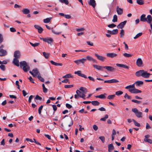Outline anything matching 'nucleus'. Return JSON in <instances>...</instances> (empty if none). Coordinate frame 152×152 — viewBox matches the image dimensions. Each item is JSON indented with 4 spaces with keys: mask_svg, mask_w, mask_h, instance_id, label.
I'll return each mask as SVG.
<instances>
[{
    "mask_svg": "<svg viewBox=\"0 0 152 152\" xmlns=\"http://www.w3.org/2000/svg\"><path fill=\"white\" fill-rule=\"evenodd\" d=\"M23 13L25 14H27L30 13L29 10L27 8L23 9L22 10Z\"/></svg>",
    "mask_w": 152,
    "mask_h": 152,
    "instance_id": "obj_29",
    "label": "nucleus"
},
{
    "mask_svg": "<svg viewBox=\"0 0 152 152\" xmlns=\"http://www.w3.org/2000/svg\"><path fill=\"white\" fill-rule=\"evenodd\" d=\"M117 16L116 15H115L113 16V19L112 20V22H115L117 21Z\"/></svg>",
    "mask_w": 152,
    "mask_h": 152,
    "instance_id": "obj_39",
    "label": "nucleus"
},
{
    "mask_svg": "<svg viewBox=\"0 0 152 152\" xmlns=\"http://www.w3.org/2000/svg\"><path fill=\"white\" fill-rule=\"evenodd\" d=\"M38 78L41 82H44V79L41 76L38 75Z\"/></svg>",
    "mask_w": 152,
    "mask_h": 152,
    "instance_id": "obj_60",
    "label": "nucleus"
},
{
    "mask_svg": "<svg viewBox=\"0 0 152 152\" xmlns=\"http://www.w3.org/2000/svg\"><path fill=\"white\" fill-rule=\"evenodd\" d=\"M142 34V32H140L136 35V36L134 37V39H136L138 38L139 37L141 36Z\"/></svg>",
    "mask_w": 152,
    "mask_h": 152,
    "instance_id": "obj_42",
    "label": "nucleus"
},
{
    "mask_svg": "<svg viewBox=\"0 0 152 152\" xmlns=\"http://www.w3.org/2000/svg\"><path fill=\"white\" fill-rule=\"evenodd\" d=\"M7 54V52L4 49H0V56H3Z\"/></svg>",
    "mask_w": 152,
    "mask_h": 152,
    "instance_id": "obj_19",
    "label": "nucleus"
},
{
    "mask_svg": "<svg viewBox=\"0 0 152 152\" xmlns=\"http://www.w3.org/2000/svg\"><path fill=\"white\" fill-rule=\"evenodd\" d=\"M129 91L132 93L134 94L140 93H141L142 92L141 91L136 88H133L132 89H130L129 90Z\"/></svg>",
    "mask_w": 152,
    "mask_h": 152,
    "instance_id": "obj_11",
    "label": "nucleus"
},
{
    "mask_svg": "<svg viewBox=\"0 0 152 152\" xmlns=\"http://www.w3.org/2000/svg\"><path fill=\"white\" fill-rule=\"evenodd\" d=\"M150 137V135L149 134H147L145 136V138L144 140L145 142H148L150 144L152 143V141L151 139H148Z\"/></svg>",
    "mask_w": 152,
    "mask_h": 152,
    "instance_id": "obj_7",
    "label": "nucleus"
},
{
    "mask_svg": "<svg viewBox=\"0 0 152 152\" xmlns=\"http://www.w3.org/2000/svg\"><path fill=\"white\" fill-rule=\"evenodd\" d=\"M116 11L118 14L119 15H121L123 12V10L120 8H119L117 7L116 8Z\"/></svg>",
    "mask_w": 152,
    "mask_h": 152,
    "instance_id": "obj_24",
    "label": "nucleus"
},
{
    "mask_svg": "<svg viewBox=\"0 0 152 152\" xmlns=\"http://www.w3.org/2000/svg\"><path fill=\"white\" fill-rule=\"evenodd\" d=\"M120 34L121 37L122 38L124 37V31L123 29H122L121 30Z\"/></svg>",
    "mask_w": 152,
    "mask_h": 152,
    "instance_id": "obj_47",
    "label": "nucleus"
},
{
    "mask_svg": "<svg viewBox=\"0 0 152 152\" xmlns=\"http://www.w3.org/2000/svg\"><path fill=\"white\" fill-rule=\"evenodd\" d=\"M34 27L38 30V32L39 33H41L43 31V29L40 26L38 25H34Z\"/></svg>",
    "mask_w": 152,
    "mask_h": 152,
    "instance_id": "obj_18",
    "label": "nucleus"
},
{
    "mask_svg": "<svg viewBox=\"0 0 152 152\" xmlns=\"http://www.w3.org/2000/svg\"><path fill=\"white\" fill-rule=\"evenodd\" d=\"M73 87V85H65V86H64V88H71Z\"/></svg>",
    "mask_w": 152,
    "mask_h": 152,
    "instance_id": "obj_58",
    "label": "nucleus"
},
{
    "mask_svg": "<svg viewBox=\"0 0 152 152\" xmlns=\"http://www.w3.org/2000/svg\"><path fill=\"white\" fill-rule=\"evenodd\" d=\"M4 39L2 35L0 34V45L2 43Z\"/></svg>",
    "mask_w": 152,
    "mask_h": 152,
    "instance_id": "obj_51",
    "label": "nucleus"
},
{
    "mask_svg": "<svg viewBox=\"0 0 152 152\" xmlns=\"http://www.w3.org/2000/svg\"><path fill=\"white\" fill-rule=\"evenodd\" d=\"M135 75L137 77L142 76L145 78H148L149 77L151 74L143 70H140L136 72L135 73Z\"/></svg>",
    "mask_w": 152,
    "mask_h": 152,
    "instance_id": "obj_2",
    "label": "nucleus"
},
{
    "mask_svg": "<svg viewBox=\"0 0 152 152\" xmlns=\"http://www.w3.org/2000/svg\"><path fill=\"white\" fill-rule=\"evenodd\" d=\"M20 67L22 68L24 71L25 72H27L30 69V67L28 65L27 63L25 61H21L20 62Z\"/></svg>",
    "mask_w": 152,
    "mask_h": 152,
    "instance_id": "obj_4",
    "label": "nucleus"
},
{
    "mask_svg": "<svg viewBox=\"0 0 152 152\" xmlns=\"http://www.w3.org/2000/svg\"><path fill=\"white\" fill-rule=\"evenodd\" d=\"M0 68L3 71H4L5 70V66L4 65H1L0 66Z\"/></svg>",
    "mask_w": 152,
    "mask_h": 152,
    "instance_id": "obj_61",
    "label": "nucleus"
},
{
    "mask_svg": "<svg viewBox=\"0 0 152 152\" xmlns=\"http://www.w3.org/2000/svg\"><path fill=\"white\" fill-rule=\"evenodd\" d=\"M42 53L43 56L46 58H48L49 55H50L49 53H46L45 52H43Z\"/></svg>",
    "mask_w": 152,
    "mask_h": 152,
    "instance_id": "obj_45",
    "label": "nucleus"
},
{
    "mask_svg": "<svg viewBox=\"0 0 152 152\" xmlns=\"http://www.w3.org/2000/svg\"><path fill=\"white\" fill-rule=\"evenodd\" d=\"M29 43L32 46L34 47L38 46L39 45V43L37 42H36L34 43H33L30 42Z\"/></svg>",
    "mask_w": 152,
    "mask_h": 152,
    "instance_id": "obj_37",
    "label": "nucleus"
},
{
    "mask_svg": "<svg viewBox=\"0 0 152 152\" xmlns=\"http://www.w3.org/2000/svg\"><path fill=\"white\" fill-rule=\"evenodd\" d=\"M52 32L54 33V34H60L61 33V32H57L56 31H55L53 29V28H51V29Z\"/></svg>",
    "mask_w": 152,
    "mask_h": 152,
    "instance_id": "obj_52",
    "label": "nucleus"
},
{
    "mask_svg": "<svg viewBox=\"0 0 152 152\" xmlns=\"http://www.w3.org/2000/svg\"><path fill=\"white\" fill-rule=\"evenodd\" d=\"M116 65L118 67H122L126 69H129V68L128 66L123 64H117Z\"/></svg>",
    "mask_w": 152,
    "mask_h": 152,
    "instance_id": "obj_22",
    "label": "nucleus"
},
{
    "mask_svg": "<svg viewBox=\"0 0 152 152\" xmlns=\"http://www.w3.org/2000/svg\"><path fill=\"white\" fill-rule=\"evenodd\" d=\"M80 94V95H78V96H79V97L83 98L84 99H85L86 98H85V97L86 96V95L84 93H81V94Z\"/></svg>",
    "mask_w": 152,
    "mask_h": 152,
    "instance_id": "obj_41",
    "label": "nucleus"
},
{
    "mask_svg": "<svg viewBox=\"0 0 152 152\" xmlns=\"http://www.w3.org/2000/svg\"><path fill=\"white\" fill-rule=\"evenodd\" d=\"M124 97L125 98L127 99H131V96L128 95L126 93L125 94V95L124 96Z\"/></svg>",
    "mask_w": 152,
    "mask_h": 152,
    "instance_id": "obj_48",
    "label": "nucleus"
},
{
    "mask_svg": "<svg viewBox=\"0 0 152 152\" xmlns=\"http://www.w3.org/2000/svg\"><path fill=\"white\" fill-rule=\"evenodd\" d=\"M123 56L125 57L129 58L132 57L133 54H129L126 53H124L123 54Z\"/></svg>",
    "mask_w": 152,
    "mask_h": 152,
    "instance_id": "obj_33",
    "label": "nucleus"
},
{
    "mask_svg": "<svg viewBox=\"0 0 152 152\" xmlns=\"http://www.w3.org/2000/svg\"><path fill=\"white\" fill-rule=\"evenodd\" d=\"M123 93L122 91H119L115 92V94L117 96H119L122 94Z\"/></svg>",
    "mask_w": 152,
    "mask_h": 152,
    "instance_id": "obj_50",
    "label": "nucleus"
},
{
    "mask_svg": "<svg viewBox=\"0 0 152 152\" xmlns=\"http://www.w3.org/2000/svg\"><path fill=\"white\" fill-rule=\"evenodd\" d=\"M86 58V60H87L88 61H92L94 63H97L96 60L90 56H87Z\"/></svg>",
    "mask_w": 152,
    "mask_h": 152,
    "instance_id": "obj_8",
    "label": "nucleus"
},
{
    "mask_svg": "<svg viewBox=\"0 0 152 152\" xmlns=\"http://www.w3.org/2000/svg\"><path fill=\"white\" fill-rule=\"evenodd\" d=\"M95 56L98 60L102 62L104 61L106 59V58L105 57H103L101 55H99L97 53L95 54Z\"/></svg>",
    "mask_w": 152,
    "mask_h": 152,
    "instance_id": "obj_6",
    "label": "nucleus"
},
{
    "mask_svg": "<svg viewBox=\"0 0 152 152\" xmlns=\"http://www.w3.org/2000/svg\"><path fill=\"white\" fill-rule=\"evenodd\" d=\"M91 103L92 105L94 106L99 105L100 103L97 101H94L91 102Z\"/></svg>",
    "mask_w": 152,
    "mask_h": 152,
    "instance_id": "obj_32",
    "label": "nucleus"
},
{
    "mask_svg": "<svg viewBox=\"0 0 152 152\" xmlns=\"http://www.w3.org/2000/svg\"><path fill=\"white\" fill-rule=\"evenodd\" d=\"M136 63L137 66L140 67L142 66L143 62L141 58H138L137 60Z\"/></svg>",
    "mask_w": 152,
    "mask_h": 152,
    "instance_id": "obj_16",
    "label": "nucleus"
},
{
    "mask_svg": "<svg viewBox=\"0 0 152 152\" xmlns=\"http://www.w3.org/2000/svg\"><path fill=\"white\" fill-rule=\"evenodd\" d=\"M93 67L97 69L100 70L102 71H103L104 66L98 65L96 64L93 65Z\"/></svg>",
    "mask_w": 152,
    "mask_h": 152,
    "instance_id": "obj_17",
    "label": "nucleus"
},
{
    "mask_svg": "<svg viewBox=\"0 0 152 152\" xmlns=\"http://www.w3.org/2000/svg\"><path fill=\"white\" fill-rule=\"evenodd\" d=\"M66 107L70 109L72 107V105H71L69 104L68 103H66Z\"/></svg>",
    "mask_w": 152,
    "mask_h": 152,
    "instance_id": "obj_63",
    "label": "nucleus"
},
{
    "mask_svg": "<svg viewBox=\"0 0 152 152\" xmlns=\"http://www.w3.org/2000/svg\"><path fill=\"white\" fill-rule=\"evenodd\" d=\"M85 30V29L83 28H76V30L77 32H79L82 31H83Z\"/></svg>",
    "mask_w": 152,
    "mask_h": 152,
    "instance_id": "obj_62",
    "label": "nucleus"
},
{
    "mask_svg": "<svg viewBox=\"0 0 152 152\" xmlns=\"http://www.w3.org/2000/svg\"><path fill=\"white\" fill-rule=\"evenodd\" d=\"M35 99L36 100H38L40 101H41L42 100V97H41L38 95H37L36 96Z\"/></svg>",
    "mask_w": 152,
    "mask_h": 152,
    "instance_id": "obj_59",
    "label": "nucleus"
},
{
    "mask_svg": "<svg viewBox=\"0 0 152 152\" xmlns=\"http://www.w3.org/2000/svg\"><path fill=\"white\" fill-rule=\"evenodd\" d=\"M88 4L92 6L94 8L96 5V1L95 0H90L88 2Z\"/></svg>",
    "mask_w": 152,
    "mask_h": 152,
    "instance_id": "obj_20",
    "label": "nucleus"
},
{
    "mask_svg": "<svg viewBox=\"0 0 152 152\" xmlns=\"http://www.w3.org/2000/svg\"><path fill=\"white\" fill-rule=\"evenodd\" d=\"M107 94L106 93H104L103 94H101L99 95H97L95 97L96 98H99L101 99H105L106 98Z\"/></svg>",
    "mask_w": 152,
    "mask_h": 152,
    "instance_id": "obj_21",
    "label": "nucleus"
},
{
    "mask_svg": "<svg viewBox=\"0 0 152 152\" xmlns=\"http://www.w3.org/2000/svg\"><path fill=\"white\" fill-rule=\"evenodd\" d=\"M111 81V83H117V82H119L118 80L115 79H112L111 80H110Z\"/></svg>",
    "mask_w": 152,
    "mask_h": 152,
    "instance_id": "obj_53",
    "label": "nucleus"
},
{
    "mask_svg": "<svg viewBox=\"0 0 152 152\" xmlns=\"http://www.w3.org/2000/svg\"><path fill=\"white\" fill-rule=\"evenodd\" d=\"M43 107V105H41L38 109V113L39 114H41V110H42Z\"/></svg>",
    "mask_w": 152,
    "mask_h": 152,
    "instance_id": "obj_49",
    "label": "nucleus"
},
{
    "mask_svg": "<svg viewBox=\"0 0 152 152\" xmlns=\"http://www.w3.org/2000/svg\"><path fill=\"white\" fill-rule=\"evenodd\" d=\"M86 61V59L83 58L81 59H80L74 61V62L77 64H79L80 63L83 64Z\"/></svg>",
    "mask_w": 152,
    "mask_h": 152,
    "instance_id": "obj_10",
    "label": "nucleus"
},
{
    "mask_svg": "<svg viewBox=\"0 0 152 152\" xmlns=\"http://www.w3.org/2000/svg\"><path fill=\"white\" fill-rule=\"evenodd\" d=\"M126 22L127 21L125 20L124 21L121 23L117 26V28H122L124 27Z\"/></svg>",
    "mask_w": 152,
    "mask_h": 152,
    "instance_id": "obj_14",
    "label": "nucleus"
},
{
    "mask_svg": "<svg viewBox=\"0 0 152 152\" xmlns=\"http://www.w3.org/2000/svg\"><path fill=\"white\" fill-rule=\"evenodd\" d=\"M116 26V25L113 23L109 24L108 26L110 28H113L115 27Z\"/></svg>",
    "mask_w": 152,
    "mask_h": 152,
    "instance_id": "obj_55",
    "label": "nucleus"
},
{
    "mask_svg": "<svg viewBox=\"0 0 152 152\" xmlns=\"http://www.w3.org/2000/svg\"><path fill=\"white\" fill-rule=\"evenodd\" d=\"M117 56V54L114 53H106V56L111 58L115 57Z\"/></svg>",
    "mask_w": 152,
    "mask_h": 152,
    "instance_id": "obj_9",
    "label": "nucleus"
},
{
    "mask_svg": "<svg viewBox=\"0 0 152 152\" xmlns=\"http://www.w3.org/2000/svg\"><path fill=\"white\" fill-rule=\"evenodd\" d=\"M108 151L109 152H111V151L114 149V147L112 143L108 145Z\"/></svg>",
    "mask_w": 152,
    "mask_h": 152,
    "instance_id": "obj_25",
    "label": "nucleus"
},
{
    "mask_svg": "<svg viewBox=\"0 0 152 152\" xmlns=\"http://www.w3.org/2000/svg\"><path fill=\"white\" fill-rule=\"evenodd\" d=\"M21 56L20 52L19 50H16L14 53V58H13V63L15 66H19V61L18 59Z\"/></svg>",
    "mask_w": 152,
    "mask_h": 152,
    "instance_id": "obj_1",
    "label": "nucleus"
},
{
    "mask_svg": "<svg viewBox=\"0 0 152 152\" xmlns=\"http://www.w3.org/2000/svg\"><path fill=\"white\" fill-rule=\"evenodd\" d=\"M132 120H133V121L134 122V124L135 126H138V127L140 126V124H139V123L136 122L135 120H134L133 119H132Z\"/></svg>",
    "mask_w": 152,
    "mask_h": 152,
    "instance_id": "obj_44",
    "label": "nucleus"
},
{
    "mask_svg": "<svg viewBox=\"0 0 152 152\" xmlns=\"http://www.w3.org/2000/svg\"><path fill=\"white\" fill-rule=\"evenodd\" d=\"M146 15L144 14L142 15L140 17V20L141 21L147 22L149 24H151L152 21V17L150 15H148L147 18H145Z\"/></svg>",
    "mask_w": 152,
    "mask_h": 152,
    "instance_id": "obj_3",
    "label": "nucleus"
},
{
    "mask_svg": "<svg viewBox=\"0 0 152 152\" xmlns=\"http://www.w3.org/2000/svg\"><path fill=\"white\" fill-rule=\"evenodd\" d=\"M50 62L52 64L56 66H62V65L61 63H56L52 60L50 61Z\"/></svg>",
    "mask_w": 152,
    "mask_h": 152,
    "instance_id": "obj_28",
    "label": "nucleus"
},
{
    "mask_svg": "<svg viewBox=\"0 0 152 152\" xmlns=\"http://www.w3.org/2000/svg\"><path fill=\"white\" fill-rule=\"evenodd\" d=\"M60 2L62 3H64L66 5L68 4L69 2L68 0H58Z\"/></svg>",
    "mask_w": 152,
    "mask_h": 152,
    "instance_id": "obj_38",
    "label": "nucleus"
},
{
    "mask_svg": "<svg viewBox=\"0 0 152 152\" xmlns=\"http://www.w3.org/2000/svg\"><path fill=\"white\" fill-rule=\"evenodd\" d=\"M108 116L107 114L105 115L104 117L103 118H101L100 120L102 121H105L106 119L108 118Z\"/></svg>",
    "mask_w": 152,
    "mask_h": 152,
    "instance_id": "obj_43",
    "label": "nucleus"
},
{
    "mask_svg": "<svg viewBox=\"0 0 152 152\" xmlns=\"http://www.w3.org/2000/svg\"><path fill=\"white\" fill-rule=\"evenodd\" d=\"M42 87L43 90V91L44 93H47L48 92V89L45 87L44 84H42Z\"/></svg>",
    "mask_w": 152,
    "mask_h": 152,
    "instance_id": "obj_46",
    "label": "nucleus"
},
{
    "mask_svg": "<svg viewBox=\"0 0 152 152\" xmlns=\"http://www.w3.org/2000/svg\"><path fill=\"white\" fill-rule=\"evenodd\" d=\"M10 30L12 32H14L16 31L15 29L13 27L10 28Z\"/></svg>",
    "mask_w": 152,
    "mask_h": 152,
    "instance_id": "obj_64",
    "label": "nucleus"
},
{
    "mask_svg": "<svg viewBox=\"0 0 152 152\" xmlns=\"http://www.w3.org/2000/svg\"><path fill=\"white\" fill-rule=\"evenodd\" d=\"M79 90L82 91L83 93L85 94L87 92V91L86 88L82 87H80L79 88Z\"/></svg>",
    "mask_w": 152,
    "mask_h": 152,
    "instance_id": "obj_31",
    "label": "nucleus"
},
{
    "mask_svg": "<svg viewBox=\"0 0 152 152\" xmlns=\"http://www.w3.org/2000/svg\"><path fill=\"white\" fill-rule=\"evenodd\" d=\"M51 19V18H47L43 20V22L44 23H49Z\"/></svg>",
    "mask_w": 152,
    "mask_h": 152,
    "instance_id": "obj_36",
    "label": "nucleus"
},
{
    "mask_svg": "<svg viewBox=\"0 0 152 152\" xmlns=\"http://www.w3.org/2000/svg\"><path fill=\"white\" fill-rule=\"evenodd\" d=\"M76 93L77 95L75 94L74 95V97L76 99H79V96H78V95H80V94H81V92L80 91H79L78 90H77L76 91Z\"/></svg>",
    "mask_w": 152,
    "mask_h": 152,
    "instance_id": "obj_30",
    "label": "nucleus"
},
{
    "mask_svg": "<svg viewBox=\"0 0 152 152\" xmlns=\"http://www.w3.org/2000/svg\"><path fill=\"white\" fill-rule=\"evenodd\" d=\"M74 73L75 74L79 76L83 77L85 78H87V77L86 75H85L84 74H82L81 73V71H75V72Z\"/></svg>",
    "mask_w": 152,
    "mask_h": 152,
    "instance_id": "obj_12",
    "label": "nucleus"
},
{
    "mask_svg": "<svg viewBox=\"0 0 152 152\" xmlns=\"http://www.w3.org/2000/svg\"><path fill=\"white\" fill-rule=\"evenodd\" d=\"M63 78H73V76L71 74H69L63 76Z\"/></svg>",
    "mask_w": 152,
    "mask_h": 152,
    "instance_id": "obj_34",
    "label": "nucleus"
},
{
    "mask_svg": "<svg viewBox=\"0 0 152 152\" xmlns=\"http://www.w3.org/2000/svg\"><path fill=\"white\" fill-rule=\"evenodd\" d=\"M34 97V96L31 95L29 97L28 99V102L29 103H30L31 102V100L32 98Z\"/></svg>",
    "mask_w": 152,
    "mask_h": 152,
    "instance_id": "obj_56",
    "label": "nucleus"
},
{
    "mask_svg": "<svg viewBox=\"0 0 152 152\" xmlns=\"http://www.w3.org/2000/svg\"><path fill=\"white\" fill-rule=\"evenodd\" d=\"M32 72L34 73V77H36L38 74L39 73V72L37 70V68L33 69L32 70Z\"/></svg>",
    "mask_w": 152,
    "mask_h": 152,
    "instance_id": "obj_27",
    "label": "nucleus"
},
{
    "mask_svg": "<svg viewBox=\"0 0 152 152\" xmlns=\"http://www.w3.org/2000/svg\"><path fill=\"white\" fill-rule=\"evenodd\" d=\"M115 97V94H113L111 95H109L107 97V99H113Z\"/></svg>",
    "mask_w": 152,
    "mask_h": 152,
    "instance_id": "obj_40",
    "label": "nucleus"
},
{
    "mask_svg": "<svg viewBox=\"0 0 152 152\" xmlns=\"http://www.w3.org/2000/svg\"><path fill=\"white\" fill-rule=\"evenodd\" d=\"M132 102H134L135 103H136L137 104H139L141 103V101H139L136 100L132 99Z\"/></svg>",
    "mask_w": 152,
    "mask_h": 152,
    "instance_id": "obj_57",
    "label": "nucleus"
},
{
    "mask_svg": "<svg viewBox=\"0 0 152 152\" xmlns=\"http://www.w3.org/2000/svg\"><path fill=\"white\" fill-rule=\"evenodd\" d=\"M53 41V39L50 37H49L46 38L45 42H46L48 44H51Z\"/></svg>",
    "mask_w": 152,
    "mask_h": 152,
    "instance_id": "obj_26",
    "label": "nucleus"
},
{
    "mask_svg": "<svg viewBox=\"0 0 152 152\" xmlns=\"http://www.w3.org/2000/svg\"><path fill=\"white\" fill-rule=\"evenodd\" d=\"M134 84H135L137 86H141L143 84V82L142 81L138 80L135 82Z\"/></svg>",
    "mask_w": 152,
    "mask_h": 152,
    "instance_id": "obj_23",
    "label": "nucleus"
},
{
    "mask_svg": "<svg viewBox=\"0 0 152 152\" xmlns=\"http://www.w3.org/2000/svg\"><path fill=\"white\" fill-rule=\"evenodd\" d=\"M104 68L106 69L108 71L111 72H114L115 70V69L113 67L109 66H104Z\"/></svg>",
    "mask_w": 152,
    "mask_h": 152,
    "instance_id": "obj_15",
    "label": "nucleus"
},
{
    "mask_svg": "<svg viewBox=\"0 0 152 152\" xmlns=\"http://www.w3.org/2000/svg\"><path fill=\"white\" fill-rule=\"evenodd\" d=\"M132 111L134 112L136 116L138 118H141L142 117V114L141 112L139 111L136 108H132Z\"/></svg>",
    "mask_w": 152,
    "mask_h": 152,
    "instance_id": "obj_5",
    "label": "nucleus"
},
{
    "mask_svg": "<svg viewBox=\"0 0 152 152\" xmlns=\"http://www.w3.org/2000/svg\"><path fill=\"white\" fill-rule=\"evenodd\" d=\"M107 32V33L111 35H115L118 33V29H115L112 31L108 30Z\"/></svg>",
    "mask_w": 152,
    "mask_h": 152,
    "instance_id": "obj_13",
    "label": "nucleus"
},
{
    "mask_svg": "<svg viewBox=\"0 0 152 152\" xmlns=\"http://www.w3.org/2000/svg\"><path fill=\"white\" fill-rule=\"evenodd\" d=\"M99 138L100 139L102 143H104L105 141V138L104 136H100L99 137Z\"/></svg>",
    "mask_w": 152,
    "mask_h": 152,
    "instance_id": "obj_54",
    "label": "nucleus"
},
{
    "mask_svg": "<svg viewBox=\"0 0 152 152\" xmlns=\"http://www.w3.org/2000/svg\"><path fill=\"white\" fill-rule=\"evenodd\" d=\"M137 3L139 5H143L144 3V1L142 0H137Z\"/></svg>",
    "mask_w": 152,
    "mask_h": 152,
    "instance_id": "obj_35",
    "label": "nucleus"
}]
</instances>
